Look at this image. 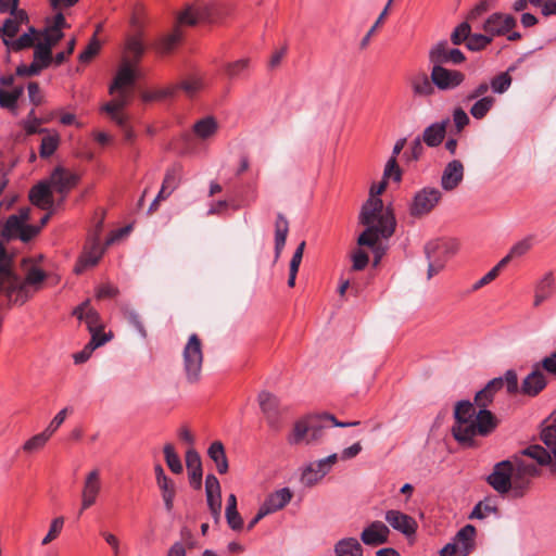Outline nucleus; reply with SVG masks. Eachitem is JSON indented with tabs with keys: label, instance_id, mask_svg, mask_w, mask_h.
<instances>
[{
	"label": "nucleus",
	"instance_id": "obj_44",
	"mask_svg": "<svg viewBox=\"0 0 556 556\" xmlns=\"http://www.w3.org/2000/svg\"><path fill=\"white\" fill-rule=\"evenodd\" d=\"M497 511L496 505L491 498L480 501L472 509L469 518L470 519H484L490 514Z\"/></svg>",
	"mask_w": 556,
	"mask_h": 556
},
{
	"label": "nucleus",
	"instance_id": "obj_18",
	"mask_svg": "<svg viewBox=\"0 0 556 556\" xmlns=\"http://www.w3.org/2000/svg\"><path fill=\"white\" fill-rule=\"evenodd\" d=\"M115 94L116 97L112 101L105 103L101 110L109 114L116 125L124 127L127 116L122 113V110L129 104L131 93L128 90H116Z\"/></svg>",
	"mask_w": 556,
	"mask_h": 556
},
{
	"label": "nucleus",
	"instance_id": "obj_16",
	"mask_svg": "<svg viewBox=\"0 0 556 556\" xmlns=\"http://www.w3.org/2000/svg\"><path fill=\"white\" fill-rule=\"evenodd\" d=\"M49 184L51 188L62 195L64 199L67 193L78 184L79 176L63 166H56L50 177Z\"/></svg>",
	"mask_w": 556,
	"mask_h": 556
},
{
	"label": "nucleus",
	"instance_id": "obj_42",
	"mask_svg": "<svg viewBox=\"0 0 556 556\" xmlns=\"http://www.w3.org/2000/svg\"><path fill=\"white\" fill-rule=\"evenodd\" d=\"M495 98L492 96H485L476 99V102L470 108V114L476 119H482L494 106Z\"/></svg>",
	"mask_w": 556,
	"mask_h": 556
},
{
	"label": "nucleus",
	"instance_id": "obj_57",
	"mask_svg": "<svg viewBox=\"0 0 556 556\" xmlns=\"http://www.w3.org/2000/svg\"><path fill=\"white\" fill-rule=\"evenodd\" d=\"M511 84V77L507 73H501L500 75L491 79L490 86L496 93H504Z\"/></svg>",
	"mask_w": 556,
	"mask_h": 556
},
{
	"label": "nucleus",
	"instance_id": "obj_1",
	"mask_svg": "<svg viewBox=\"0 0 556 556\" xmlns=\"http://www.w3.org/2000/svg\"><path fill=\"white\" fill-rule=\"evenodd\" d=\"M387 188V181L372 185L369 198L362 205L358 222L366 228L357 238L358 245L374 247L379 238L388 239L395 230L396 219L392 208L384 207L381 199L378 198Z\"/></svg>",
	"mask_w": 556,
	"mask_h": 556
},
{
	"label": "nucleus",
	"instance_id": "obj_53",
	"mask_svg": "<svg viewBox=\"0 0 556 556\" xmlns=\"http://www.w3.org/2000/svg\"><path fill=\"white\" fill-rule=\"evenodd\" d=\"M49 439L50 435L42 431L27 440L23 445V451L26 453L37 452L46 445Z\"/></svg>",
	"mask_w": 556,
	"mask_h": 556
},
{
	"label": "nucleus",
	"instance_id": "obj_21",
	"mask_svg": "<svg viewBox=\"0 0 556 556\" xmlns=\"http://www.w3.org/2000/svg\"><path fill=\"white\" fill-rule=\"evenodd\" d=\"M102 229V220H100L96 228V235L92 239L90 247H88L79 258L75 271L81 273L86 267L94 266L103 254V248L100 245V232Z\"/></svg>",
	"mask_w": 556,
	"mask_h": 556
},
{
	"label": "nucleus",
	"instance_id": "obj_37",
	"mask_svg": "<svg viewBox=\"0 0 556 556\" xmlns=\"http://www.w3.org/2000/svg\"><path fill=\"white\" fill-rule=\"evenodd\" d=\"M250 59L242 58L233 62H228L224 65L226 76L230 79L245 78L249 72Z\"/></svg>",
	"mask_w": 556,
	"mask_h": 556
},
{
	"label": "nucleus",
	"instance_id": "obj_11",
	"mask_svg": "<svg viewBox=\"0 0 556 556\" xmlns=\"http://www.w3.org/2000/svg\"><path fill=\"white\" fill-rule=\"evenodd\" d=\"M102 491L101 471L93 468L84 478L80 493V510H86L97 503Z\"/></svg>",
	"mask_w": 556,
	"mask_h": 556
},
{
	"label": "nucleus",
	"instance_id": "obj_51",
	"mask_svg": "<svg viewBox=\"0 0 556 556\" xmlns=\"http://www.w3.org/2000/svg\"><path fill=\"white\" fill-rule=\"evenodd\" d=\"M534 291L551 298L555 291V279L552 271L544 274V276L535 283Z\"/></svg>",
	"mask_w": 556,
	"mask_h": 556
},
{
	"label": "nucleus",
	"instance_id": "obj_3",
	"mask_svg": "<svg viewBox=\"0 0 556 556\" xmlns=\"http://www.w3.org/2000/svg\"><path fill=\"white\" fill-rule=\"evenodd\" d=\"M47 277L38 266H30L24 276L13 269L0 276V296L8 307L23 306L42 289Z\"/></svg>",
	"mask_w": 556,
	"mask_h": 556
},
{
	"label": "nucleus",
	"instance_id": "obj_32",
	"mask_svg": "<svg viewBox=\"0 0 556 556\" xmlns=\"http://www.w3.org/2000/svg\"><path fill=\"white\" fill-rule=\"evenodd\" d=\"M292 498V492L289 488H282L269 494L263 503L267 511L275 513L282 509Z\"/></svg>",
	"mask_w": 556,
	"mask_h": 556
},
{
	"label": "nucleus",
	"instance_id": "obj_63",
	"mask_svg": "<svg viewBox=\"0 0 556 556\" xmlns=\"http://www.w3.org/2000/svg\"><path fill=\"white\" fill-rule=\"evenodd\" d=\"M180 38L181 33L178 29H175L174 33L167 35L165 38L162 39L160 43V50L163 53L172 51V49L176 46Z\"/></svg>",
	"mask_w": 556,
	"mask_h": 556
},
{
	"label": "nucleus",
	"instance_id": "obj_2",
	"mask_svg": "<svg viewBox=\"0 0 556 556\" xmlns=\"http://www.w3.org/2000/svg\"><path fill=\"white\" fill-rule=\"evenodd\" d=\"M454 419L452 434L464 447L477 446L476 438L489 435L497 426V419L489 409L477 410L467 400L455 404Z\"/></svg>",
	"mask_w": 556,
	"mask_h": 556
},
{
	"label": "nucleus",
	"instance_id": "obj_6",
	"mask_svg": "<svg viewBox=\"0 0 556 556\" xmlns=\"http://www.w3.org/2000/svg\"><path fill=\"white\" fill-rule=\"evenodd\" d=\"M182 370L186 381L190 384L201 380L203 366V345L197 333L189 336L182 349Z\"/></svg>",
	"mask_w": 556,
	"mask_h": 556
},
{
	"label": "nucleus",
	"instance_id": "obj_38",
	"mask_svg": "<svg viewBox=\"0 0 556 556\" xmlns=\"http://www.w3.org/2000/svg\"><path fill=\"white\" fill-rule=\"evenodd\" d=\"M218 125L214 117L206 116L200 121H198L193 125V131L195 136L200 139H207L213 137L217 131Z\"/></svg>",
	"mask_w": 556,
	"mask_h": 556
},
{
	"label": "nucleus",
	"instance_id": "obj_45",
	"mask_svg": "<svg viewBox=\"0 0 556 556\" xmlns=\"http://www.w3.org/2000/svg\"><path fill=\"white\" fill-rule=\"evenodd\" d=\"M34 51V61L33 63L40 66L41 70L47 68L52 62V50L50 48L45 47L40 42H38L35 47Z\"/></svg>",
	"mask_w": 556,
	"mask_h": 556
},
{
	"label": "nucleus",
	"instance_id": "obj_25",
	"mask_svg": "<svg viewBox=\"0 0 556 556\" xmlns=\"http://www.w3.org/2000/svg\"><path fill=\"white\" fill-rule=\"evenodd\" d=\"M136 78V70L127 60H124L114 80L109 87V93L113 96L116 90H127V87H132L135 85Z\"/></svg>",
	"mask_w": 556,
	"mask_h": 556
},
{
	"label": "nucleus",
	"instance_id": "obj_14",
	"mask_svg": "<svg viewBox=\"0 0 556 556\" xmlns=\"http://www.w3.org/2000/svg\"><path fill=\"white\" fill-rule=\"evenodd\" d=\"M339 455L337 453L309 463L302 472L301 481L306 486H313L318 483L338 462Z\"/></svg>",
	"mask_w": 556,
	"mask_h": 556
},
{
	"label": "nucleus",
	"instance_id": "obj_55",
	"mask_svg": "<svg viewBox=\"0 0 556 556\" xmlns=\"http://www.w3.org/2000/svg\"><path fill=\"white\" fill-rule=\"evenodd\" d=\"M42 124V119L37 117L35 114V110H30V112L27 115V118L22 122V126L25 129L27 135H34V134H41L46 132L47 129L39 128V125Z\"/></svg>",
	"mask_w": 556,
	"mask_h": 556
},
{
	"label": "nucleus",
	"instance_id": "obj_19",
	"mask_svg": "<svg viewBox=\"0 0 556 556\" xmlns=\"http://www.w3.org/2000/svg\"><path fill=\"white\" fill-rule=\"evenodd\" d=\"M390 529L382 521L376 520L365 527L361 541L367 546H378L389 542Z\"/></svg>",
	"mask_w": 556,
	"mask_h": 556
},
{
	"label": "nucleus",
	"instance_id": "obj_49",
	"mask_svg": "<svg viewBox=\"0 0 556 556\" xmlns=\"http://www.w3.org/2000/svg\"><path fill=\"white\" fill-rule=\"evenodd\" d=\"M60 137L58 134L45 136L39 149L40 156L43 159L51 156L58 149Z\"/></svg>",
	"mask_w": 556,
	"mask_h": 556
},
{
	"label": "nucleus",
	"instance_id": "obj_54",
	"mask_svg": "<svg viewBox=\"0 0 556 556\" xmlns=\"http://www.w3.org/2000/svg\"><path fill=\"white\" fill-rule=\"evenodd\" d=\"M180 179L181 168L178 165H174L173 167L166 170L162 186H164L165 189H170L174 192V190L178 188Z\"/></svg>",
	"mask_w": 556,
	"mask_h": 556
},
{
	"label": "nucleus",
	"instance_id": "obj_10",
	"mask_svg": "<svg viewBox=\"0 0 556 556\" xmlns=\"http://www.w3.org/2000/svg\"><path fill=\"white\" fill-rule=\"evenodd\" d=\"M40 232V227L35 225H24L16 216H9L0 229V238L5 241L20 239L28 242Z\"/></svg>",
	"mask_w": 556,
	"mask_h": 556
},
{
	"label": "nucleus",
	"instance_id": "obj_47",
	"mask_svg": "<svg viewBox=\"0 0 556 556\" xmlns=\"http://www.w3.org/2000/svg\"><path fill=\"white\" fill-rule=\"evenodd\" d=\"M534 236L528 235L521 240L517 241L513 244L509 250L510 256L514 258H519L526 255L533 247Z\"/></svg>",
	"mask_w": 556,
	"mask_h": 556
},
{
	"label": "nucleus",
	"instance_id": "obj_40",
	"mask_svg": "<svg viewBox=\"0 0 556 556\" xmlns=\"http://www.w3.org/2000/svg\"><path fill=\"white\" fill-rule=\"evenodd\" d=\"M156 484L161 491V495H162V500L164 502L165 509L168 513H170L174 507V500H175V495H176V484L170 478L163 480V481H159V482H156Z\"/></svg>",
	"mask_w": 556,
	"mask_h": 556
},
{
	"label": "nucleus",
	"instance_id": "obj_15",
	"mask_svg": "<svg viewBox=\"0 0 556 556\" xmlns=\"http://www.w3.org/2000/svg\"><path fill=\"white\" fill-rule=\"evenodd\" d=\"M431 78L433 85L441 91L454 90L465 81V74L457 70L444 66H432Z\"/></svg>",
	"mask_w": 556,
	"mask_h": 556
},
{
	"label": "nucleus",
	"instance_id": "obj_20",
	"mask_svg": "<svg viewBox=\"0 0 556 556\" xmlns=\"http://www.w3.org/2000/svg\"><path fill=\"white\" fill-rule=\"evenodd\" d=\"M547 386V378L540 368V364L532 366L529 372L520 384V393L527 396H536Z\"/></svg>",
	"mask_w": 556,
	"mask_h": 556
},
{
	"label": "nucleus",
	"instance_id": "obj_36",
	"mask_svg": "<svg viewBox=\"0 0 556 556\" xmlns=\"http://www.w3.org/2000/svg\"><path fill=\"white\" fill-rule=\"evenodd\" d=\"M289 232V223L282 214L277 215L275 223V256L278 258L285 248Z\"/></svg>",
	"mask_w": 556,
	"mask_h": 556
},
{
	"label": "nucleus",
	"instance_id": "obj_8",
	"mask_svg": "<svg viewBox=\"0 0 556 556\" xmlns=\"http://www.w3.org/2000/svg\"><path fill=\"white\" fill-rule=\"evenodd\" d=\"M219 18V9L215 2H202L189 7L179 15V23L193 26L200 22L214 23Z\"/></svg>",
	"mask_w": 556,
	"mask_h": 556
},
{
	"label": "nucleus",
	"instance_id": "obj_34",
	"mask_svg": "<svg viewBox=\"0 0 556 556\" xmlns=\"http://www.w3.org/2000/svg\"><path fill=\"white\" fill-rule=\"evenodd\" d=\"M336 556H363L364 548L355 538H343L334 544Z\"/></svg>",
	"mask_w": 556,
	"mask_h": 556
},
{
	"label": "nucleus",
	"instance_id": "obj_61",
	"mask_svg": "<svg viewBox=\"0 0 556 556\" xmlns=\"http://www.w3.org/2000/svg\"><path fill=\"white\" fill-rule=\"evenodd\" d=\"M0 108L9 110L14 115L17 114V102L8 90L0 88Z\"/></svg>",
	"mask_w": 556,
	"mask_h": 556
},
{
	"label": "nucleus",
	"instance_id": "obj_7",
	"mask_svg": "<svg viewBox=\"0 0 556 556\" xmlns=\"http://www.w3.org/2000/svg\"><path fill=\"white\" fill-rule=\"evenodd\" d=\"M541 440L547 450L540 445H531L522 451L541 466H547L552 473H556V425H547L541 431Z\"/></svg>",
	"mask_w": 556,
	"mask_h": 556
},
{
	"label": "nucleus",
	"instance_id": "obj_35",
	"mask_svg": "<svg viewBox=\"0 0 556 556\" xmlns=\"http://www.w3.org/2000/svg\"><path fill=\"white\" fill-rule=\"evenodd\" d=\"M207 455L215 463L218 473L224 475L228 471V459L224 444L220 441H215L208 446Z\"/></svg>",
	"mask_w": 556,
	"mask_h": 556
},
{
	"label": "nucleus",
	"instance_id": "obj_64",
	"mask_svg": "<svg viewBox=\"0 0 556 556\" xmlns=\"http://www.w3.org/2000/svg\"><path fill=\"white\" fill-rule=\"evenodd\" d=\"M467 556V548L460 547L457 545V543L453 540V542L447 543L441 551L440 556Z\"/></svg>",
	"mask_w": 556,
	"mask_h": 556
},
{
	"label": "nucleus",
	"instance_id": "obj_39",
	"mask_svg": "<svg viewBox=\"0 0 556 556\" xmlns=\"http://www.w3.org/2000/svg\"><path fill=\"white\" fill-rule=\"evenodd\" d=\"M226 519L228 526L235 530H241L243 527V520L237 510V497L235 494H230L227 500L226 506Z\"/></svg>",
	"mask_w": 556,
	"mask_h": 556
},
{
	"label": "nucleus",
	"instance_id": "obj_41",
	"mask_svg": "<svg viewBox=\"0 0 556 556\" xmlns=\"http://www.w3.org/2000/svg\"><path fill=\"white\" fill-rule=\"evenodd\" d=\"M476 528L472 525H466L454 536V541L460 547L467 548V555L475 546Z\"/></svg>",
	"mask_w": 556,
	"mask_h": 556
},
{
	"label": "nucleus",
	"instance_id": "obj_48",
	"mask_svg": "<svg viewBox=\"0 0 556 556\" xmlns=\"http://www.w3.org/2000/svg\"><path fill=\"white\" fill-rule=\"evenodd\" d=\"M4 45L8 50L21 51L35 47V40L30 37V34H23L17 39H4Z\"/></svg>",
	"mask_w": 556,
	"mask_h": 556
},
{
	"label": "nucleus",
	"instance_id": "obj_33",
	"mask_svg": "<svg viewBox=\"0 0 556 556\" xmlns=\"http://www.w3.org/2000/svg\"><path fill=\"white\" fill-rule=\"evenodd\" d=\"M74 315L78 319L85 320L90 332L94 331V329L102 328L99 314L94 309L89 308V301H86L76 307L74 309Z\"/></svg>",
	"mask_w": 556,
	"mask_h": 556
},
{
	"label": "nucleus",
	"instance_id": "obj_23",
	"mask_svg": "<svg viewBox=\"0 0 556 556\" xmlns=\"http://www.w3.org/2000/svg\"><path fill=\"white\" fill-rule=\"evenodd\" d=\"M258 404L270 428L279 430V400L267 391L258 394Z\"/></svg>",
	"mask_w": 556,
	"mask_h": 556
},
{
	"label": "nucleus",
	"instance_id": "obj_22",
	"mask_svg": "<svg viewBox=\"0 0 556 556\" xmlns=\"http://www.w3.org/2000/svg\"><path fill=\"white\" fill-rule=\"evenodd\" d=\"M384 519L395 531H399L406 536H412L416 533V520L401 510H387Z\"/></svg>",
	"mask_w": 556,
	"mask_h": 556
},
{
	"label": "nucleus",
	"instance_id": "obj_46",
	"mask_svg": "<svg viewBox=\"0 0 556 556\" xmlns=\"http://www.w3.org/2000/svg\"><path fill=\"white\" fill-rule=\"evenodd\" d=\"M204 87V80L199 75H192L182 80L178 85V89H181L186 94L192 97Z\"/></svg>",
	"mask_w": 556,
	"mask_h": 556
},
{
	"label": "nucleus",
	"instance_id": "obj_27",
	"mask_svg": "<svg viewBox=\"0 0 556 556\" xmlns=\"http://www.w3.org/2000/svg\"><path fill=\"white\" fill-rule=\"evenodd\" d=\"M30 202L41 210H51L54 203L52 188L48 180L35 185L29 191Z\"/></svg>",
	"mask_w": 556,
	"mask_h": 556
},
{
	"label": "nucleus",
	"instance_id": "obj_24",
	"mask_svg": "<svg viewBox=\"0 0 556 556\" xmlns=\"http://www.w3.org/2000/svg\"><path fill=\"white\" fill-rule=\"evenodd\" d=\"M457 250L458 243L455 240L435 239L425 245L427 258L434 257L442 260L443 264L450 256L454 255Z\"/></svg>",
	"mask_w": 556,
	"mask_h": 556
},
{
	"label": "nucleus",
	"instance_id": "obj_26",
	"mask_svg": "<svg viewBox=\"0 0 556 556\" xmlns=\"http://www.w3.org/2000/svg\"><path fill=\"white\" fill-rule=\"evenodd\" d=\"M464 178V166L460 161L453 160L446 164L441 176V186L445 191H452L458 187Z\"/></svg>",
	"mask_w": 556,
	"mask_h": 556
},
{
	"label": "nucleus",
	"instance_id": "obj_28",
	"mask_svg": "<svg viewBox=\"0 0 556 556\" xmlns=\"http://www.w3.org/2000/svg\"><path fill=\"white\" fill-rule=\"evenodd\" d=\"M186 466L191 486L195 490H200L203 476L202 460L200 454L194 448H189L186 452Z\"/></svg>",
	"mask_w": 556,
	"mask_h": 556
},
{
	"label": "nucleus",
	"instance_id": "obj_31",
	"mask_svg": "<svg viewBox=\"0 0 556 556\" xmlns=\"http://www.w3.org/2000/svg\"><path fill=\"white\" fill-rule=\"evenodd\" d=\"M410 87L415 97H430L434 94V88H437L431 76L429 77L426 73H418L410 79Z\"/></svg>",
	"mask_w": 556,
	"mask_h": 556
},
{
	"label": "nucleus",
	"instance_id": "obj_30",
	"mask_svg": "<svg viewBox=\"0 0 556 556\" xmlns=\"http://www.w3.org/2000/svg\"><path fill=\"white\" fill-rule=\"evenodd\" d=\"M448 119H444L438 123H433L425 128L422 132V141L428 147H438L443 141L446 134V126L448 124Z\"/></svg>",
	"mask_w": 556,
	"mask_h": 556
},
{
	"label": "nucleus",
	"instance_id": "obj_5",
	"mask_svg": "<svg viewBox=\"0 0 556 556\" xmlns=\"http://www.w3.org/2000/svg\"><path fill=\"white\" fill-rule=\"evenodd\" d=\"M511 470V489L509 498L518 500L529 492L532 479L538 475V467L534 463L525 459L522 456L509 458Z\"/></svg>",
	"mask_w": 556,
	"mask_h": 556
},
{
	"label": "nucleus",
	"instance_id": "obj_50",
	"mask_svg": "<svg viewBox=\"0 0 556 556\" xmlns=\"http://www.w3.org/2000/svg\"><path fill=\"white\" fill-rule=\"evenodd\" d=\"M471 26L468 21L460 23L451 34V41L455 46H459L469 40Z\"/></svg>",
	"mask_w": 556,
	"mask_h": 556
},
{
	"label": "nucleus",
	"instance_id": "obj_56",
	"mask_svg": "<svg viewBox=\"0 0 556 556\" xmlns=\"http://www.w3.org/2000/svg\"><path fill=\"white\" fill-rule=\"evenodd\" d=\"M492 42V38L486 34H470L466 47L471 51H480Z\"/></svg>",
	"mask_w": 556,
	"mask_h": 556
},
{
	"label": "nucleus",
	"instance_id": "obj_58",
	"mask_svg": "<svg viewBox=\"0 0 556 556\" xmlns=\"http://www.w3.org/2000/svg\"><path fill=\"white\" fill-rule=\"evenodd\" d=\"M42 41H39L45 47L52 48L64 37V34L60 29H52L50 27H46L42 34Z\"/></svg>",
	"mask_w": 556,
	"mask_h": 556
},
{
	"label": "nucleus",
	"instance_id": "obj_59",
	"mask_svg": "<svg viewBox=\"0 0 556 556\" xmlns=\"http://www.w3.org/2000/svg\"><path fill=\"white\" fill-rule=\"evenodd\" d=\"M20 25L15 20L9 17L4 21L3 25L0 26V38L4 42V39H14L15 35L20 30Z\"/></svg>",
	"mask_w": 556,
	"mask_h": 556
},
{
	"label": "nucleus",
	"instance_id": "obj_43",
	"mask_svg": "<svg viewBox=\"0 0 556 556\" xmlns=\"http://www.w3.org/2000/svg\"><path fill=\"white\" fill-rule=\"evenodd\" d=\"M163 452H164V456H165V462H166L168 468L172 470V472H174L176 475L181 473L184 470V467H182V464H181V460H180L178 454L175 452L173 444H170V443L165 444Z\"/></svg>",
	"mask_w": 556,
	"mask_h": 556
},
{
	"label": "nucleus",
	"instance_id": "obj_13",
	"mask_svg": "<svg viewBox=\"0 0 556 556\" xmlns=\"http://www.w3.org/2000/svg\"><path fill=\"white\" fill-rule=\"evenodd\" d=\"M488 484L500 495L508 496L511 489V470L509 459L496 463L485 478Z\"/></svg>",
	"mask_w": 556,
	"mask_h": 556
},
{
	"label": "nucleus",
	"instance_id": "obj_29",
	"mask_svg": "<svg viewBox=\"0 0 556 556\" xmlns=\"http://www.w3.org/2000/svg\"><path fill=\"white\" fill-rule=\"evenodd\" d=\"M504 387L503 378H494L486 383V386L477 392L475 396V404L481 408L486 409L488 405L493 401V397L497 391Z\"/></svg>",
	"mask_w": 556,
	"mask_h": 556
},
{
	"label": "nucleus",
	"instance_id": "obj_52",
	"mask_svg": "<svg viewBox=\"0 0 556 556\" xmlns=\"http://www.w3.org/2000/svg\"><path fill=\"white\" fill-rule=\"evenodd\" d=\"M4 242L0 239V276L14 269V254L5 249Z\"/></svg>",
	"mask_w": 556,
	"mask_h": 556
},
{
	"label": "nucleus",
	"instance_id": "obj_9",
	"mask_svg": "<svg viewBox=\"0 0 556 556\" xmlns=\"http://www.w3.org/2000/svg\"><path fill=\"white\" fill-rule=\"evenodd\" d=\"M442 192L434 187H425L413 198L409 205V213L414 217H421L429 214L440 202Z\"/></svg>",
	"mask_w": 556,
	"mask_h": 556
},
{
	"label": "nucleus",
	"instance_id": "obj_17",
	"mask_svg": "<svg viewBox=\"0 0 556 556\" xmlns=\"http://www.w3.org/2000/svg\"><path fill=\"white\" fill-rule=\"evenodd\" d=\"M516 25L517 22L514 16L496 12L484 21L482 29L493 39L508 34Z\"/></svg>",
	"mask_w": 556,
	"mask_h": 556
},
{
	"label": "nucleus",
	"instance_id": "obj_12",
	"mask_svg": "<svg viewBox=\"0 0 556 556\" xmlns=\"http://www.w3.org/2000/svg\"><path fill=\"white\" fill-rule=\"evenodd\" d=\"M465 54L457 48H450L447 40H440L429 50V62L432 66L443 64H462L465 62Z\"/></svg>",
	"mask_w": 556,
	"mask_h": 556
},
{
	"label": "nucleus",
	"instance_id": "obj_62",
	"mask_svg": "<svg viewBox=\"0 0 556 556\" xmlns=\"http://www.w3.org/2000/svg\"><path fill=\"white\" fill-rule=\"evenodd\" d=\"M100 50V42L96 38V35L91 38L87 48L79 54L78 59L83 63L89 62Z\"/></svg>",
	"mask_w": 556,
	"mask_h": 556
},
{
	"label": "nucleus",
	"instance_id": "obj_4",
	"mask_svg": "<svg viewBox=\"0 0 556 556\" xmlns=\"http://www.w3.org/2000/svg\"><path fill=\"white\" fill-rule=\"evenodd\" d=\"M328 424L333 427L346 428L358 426L361 421H338L334 415L329 413L309 414L295 421L288 442L291 445L318 444L323 441L325 431L329 427Z\"/></svg>",
	"mask_w": 556,
	"mask_h": 556
},
{
	"label": "nucleus",
	"instance_id": "obj_60",
	"mask_svg": "<svg viewBox=\"0 0 556 556\" xmlns=\"http://www.w3.org/2000/svg\"><path fill=\"white\" fill-rule=\"evenodd\" d=\"M63 525H64L63 517L54 518L50 525V529H49L47 535L42 539L41 544L48 545L50 542L55 540L59 536V534L61 533Z\"/></svg>",
	"mask_w": 556,
	"mask_h": 556
}]
</instances>
